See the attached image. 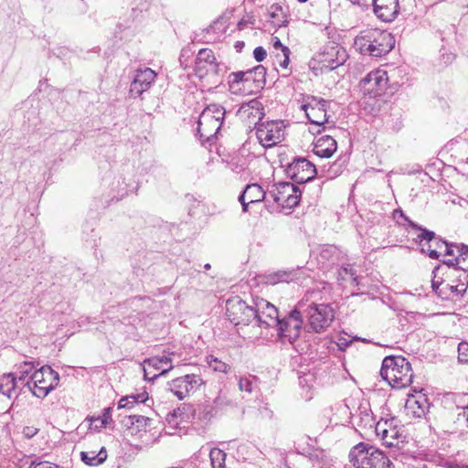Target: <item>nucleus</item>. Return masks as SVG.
Listing matches in <instances>:
<instances>
[{"mask_svg": "<svg viewBox=\"0 0 468 468\" xmlns=\"http://www.w3.org/2000/svg\"><path fill=\"white\" fill-rule=\"evenodd\" d=\"M395 46V38L391 33L378 28L362 30L355 37L354 48L362 55L382 57Z\"/></svg>", "mask_w": 468, "mask_h": 468, "instance_id": "nucleus-1", "label": "nucleus"}, {"mask_svg": "<svg viewBox=\"0 0 468 468\" xmlns=\"http://www.w3.org/2000/svg\"><path fill=\"white\" fill-rule=\"evenodd\" d=\"M380 376L393 388H403L412 382L410 363L401 356H386L382 361Z\"/></svg>", "mask_w": 468, "mask_h": 468, "instance_id": "nucleus-2", "label": "nucleus"}, {"mask_svg": "<svg viewBox=\"0 0 468 468\" xmlns=\"http://www.w3.org/2000/svg\"><path fill=\"white\" fill-rule=\"evenodd\" d=\"M349 458L356 468L392 467V463L382 451L365 443L356 445L350 451Z\"/></svg>", "mask_w": 468, "mask_h": 468, "instance_id": "nucleus-3", "label": "nucleus"}, {"mask_svg": "<svg viewBox=\"0 0 468 468\" xmlns=\"http://www.w3.org/2000/svg\"><path fill=\"white\" fill-rule=\"evenodd\" d=\"M374 429L382 444L388 448L401 449L406 443L404 427L397 417L381 418Z\"/></svg>", "mask_w": 468, "mask_h": 468, "instance_id": "nucleus-4", "label": "nucleus"}, {"mask_svg": "<svg viewBox=\"0 0 468 468\" xmlns=\"http://www.w3.org/2000/svg\"><path fill=\"white\" fill-rule=\"evenodd\" d=\"M303 318L308 322L309 331L322 333L325 331L332 324L335 318V312L329 304L314 303L302 307Z\"/></svg>", "mask_w": 468, "mask_h": 468, "instance_id": "nucleus-5", "label": "nucleus"}, {"mask_svg": "<svg viewBox=\"0 0 468 468\" xmlns=\"http://www.w3.org/2000/svg\"><path fill=\"white\" fill-rule=\"evenodd\" d=\"M285 120L282 119H259L255 124L256 136L259 143L265 148L281 143L285 135Z\"/></svg>", "mask_w": 468, "mask_h": 468, "instance_id": "nucleus-6", "label": "nucleus"}, {"mask_svg": "<svg viewBox=\"0 0 468 468\" xmlns=\"http://www.w3.org/2000/svg\"><path fill=\"white\" fill-rule=\"evenodd\" d=\"M292 106L294 111L303 112L305 117L311 115L330 117L331 114H335L334 108L337 107V104L334 101H325L319 97L301 94V98L294 100Z\"/></svg>", "mask_w": 468, "mask_h": 468, "instance_id": "nucleus-7", "label": "nucleus"}, {"mask_svg": "<svg viewBox=\"0 0 468 468\" xmlns=\"http://www.w3.org/2000/svg\"><path fill=\"white\" fill-rule=\"evenodd\" d=\"M58 373L47 365L31 375L30 381L27 382V386L36 397L45 398L58 385Z\"/></svg>", "mask_w": 468, "mask_h": 468, "instance_id": "nucleus-8", "label": "nucleus"}, {"mask_svg": "<svg viewBox=\"0 0 468 468\" xmlns=\"http://www.w3.org/2000/svg\"><path fill=\"white\" fill-rule=\"evenodd\" d=\"M302 307H304V303H298L289 315L280 319L279 324L275 326L278 328V335L282 343L292 344L300 336L303 319Z\"/></svg>", "mask_w": 468, "mask_h": 468, "instance_id": "nucleus-9", "label": "nucleus"}, {"mask_svg": "<svg viewBox=\"0 0 468 468\" xmlns=\"http://www.w3.org/2000/svg\"><path fill=\"white\" fill-rule=\"evenodd\" d=\"M226 315L235 325L252 324L256 317L253 303L248 304L239 296H234L227 300Z\"/></svg>", "mask_w": 468, "mask_h": 468, "instance_id": "nucleus-10", "label": "nucleus"}, {"mask_svg": "<svg viewBox=\"0 0 468 468\" xmlns=\"http://www.w3.org/2000/svg\"><path fill=\"white\" fill-rule=\"evenodd\" d=\"M256 317L252 322L254 326L275 327L279 324L278 309L268 301L261 298L253 301Z\"/></svg>", "mask_w": 468, "mask_h": 468, "instance_id": "nucleus-11", "label": "nucleus"}, {"mask_svg": "<svg viewBox=\"0 0 468 468\" xmlns=\"http://www.w3.org/2000/svg\"><path fill=\"white\" fill-rule=\"evenodd\" d=\"M410 227L420 231L417 238L420 239L421 252L428 253L431 259L438 260L441 255L438 250L445 248L447 241L436 237L433 231L423 229L414 222H410Z\"/></svg>", "mask_w": 468, "mask_h": 468, "instance_id": "nucleus-12", "label": "nucleus"}, {"mask_svg": "<svg viewBox=\"0 0 468 468\" xmlns=\"http://www.w3.org/2000/svg\"><path fill=\"white\" fill-rule=\"evenodd\" d=\"M204 384L200 376L196 374H187L180 378H176L168 383V389L178 399H184L190 393H194L200 386Z\"/></svg>", "mask_w": 468, "mask_h": 468, "instance_id": "nucleus-13", "label": "nucleus"}, {"mask_svg": "<svg viewBox=\"0 0 468 468\" xmlns=\"http://www.w3.org/2000/svg\"><path fill=\"white\" fill-rule=\"evenodd\" d=\"M226 69V66L218 63L214 52L209 48H202L196 58L195 71L198 78L202 79L209 73L219 74Z\"/></svg>", "mask_w": 468, "mask_h": 468, "instance_id": "nucleus-14", "label": "nucleus"}, {"mask_svg": "<svg viewBox=\"0 0 468 468\" xmlns=\"http://www.w3.org/2000/svg\"><path fill=\"white\" fill-rule=\"evenodd\" d=\"M388 74L385 70L376 69L370 71L360 82V90L365 95L377 97L388 87Z\"/></svg>", "mask_w": 468, "mask_h": 468, "instance_id": "nucleus-15", "label": "nucleus"}, {"mask_svg": "<svg viewBox=\"0 0 468 468\" xmlns=\"http://www.w3.org/2000/svg\"><path fill=\"white\" fill-rule=\"evenodd\" d=\"M287 175L297 184L314 178L317 171L314 164L303 157L295 158L286 168Z\"/></svg>", "mask_w": 468, "mask_h": 468, "instance_id": "nucleus-16", "label": "nucleus"}, {"mask_svg": "<svg viewBox=\"0 0 468 468\" xmlns=\"http://www.w3.org/2000/svg\"><path fill=\"white\" fill-rule=\"evenodd\" d=\"M346 50L336 44H330L324 47V50L319 54V61L323 68L335 69L343 65L347 59Z\"/></svg>", "mask_w": 468, "mask_h": 468, "instance_id": "nucleus-17", "label": "nucleus"}, {"mask_svg": "<svg viewBox=\"0 0 468 468\" xmlns=\"http://www.w3.org/2000/svg\"><path fill=\"white\" fill-rule=\"evenodd\" d=\"M144 368L145 378L154 379L165 375L173 368L172 359L169 356H153L144 360Z\"/></svg>", "mask_w": 468, "mask_h": 468, "instance_id": "nucleus-18", "label": "nucleus"}, {"mask_svg": "<svg viewBox=\"0 0 468 468\" xmlns=\"http://www.w3.org/2000/svg\"><path fill=\"white\" fill-rule=\"evenodd\" d=\"M155 77L156 73L150 68L137 69L130 86V95L133 98L141 96L151 87Z\"/></svg>", "mask_w": 468, "mask_h": 468, "instance_id": "nucleus-19", "label": "nucleus"}, {"mask_svg": "<svg viewBox=\"0 0 468 468\" xmlns=\"http://www.w3.org/2000/svg\"><path fill=\"white\" fill-rule=\"evenodd\" d=\"M224 119H198L197 134L202 144H212L217 138Z\"/></svg>", "mask_w": 468, "mask_h": 468, "instance_id": "nucleus-20", "label": "nucleus"}, {"mask_svg": "<svg viewBox=\"0 0 468 468\" xmlns=\"http://www.w3.org/2000/svg\"><path fill=\"white\" fill-rule=\"evenodd\" d=\"M350 420L359 429L374 428L376 424L367 401L360 402L355 412L350 411Z\"/></svg>", "mask_w": 468, "mask_h": 468, "instance_id": "nucleus-21", "label": "nucleus"}, {"mask_svg": "<svg viewBox=\"0 0 468 468\" xmlns=\"http://www.w3.org/2000/svg\"><path fill=\"white\" fill-rule=\"evenodd\" d=\"M376 16L385 22H390L399 14V0H373Z\"/></svg>", "mask_w": 468, "mask_h": 468, "instance_id": "nucleus-22", "label": "nucleus"}, {"mask_svg": "<svg viewBox=\"0 0 468 468\" xmlns=\"http://www.w3.org/2000/svg\"><path fill=\"white\" fill-rule=\"evenodd\" d=\"M430 408V402L425 394L417 392L410 395L405 403V409L408 414H411L415 418L425 416Z\"/></svg>", "mask_w": 468, "mask_h": 468, "instance_id": "nucleus-23", "label": "nucleus"}, {"mask_svg": "<svg viewBox=\"0 0 468 468\" xmlns=\"http://www.w3.org/2000/svg\"><path fill=\"white\" fill-rule=\"evenodd\" d=\"M265 195L266 193L260 185H248L239 197V200L242 205V210L246 212L248 211L250 204L261 202L264 199Z\"/></svg>", "mask_w": 468, "mask_h": 468, "instance_id": "nucleus-24", "label": "nucleus"}, {"mask_svg": "<svg viewBox=\"0 0 468 468\" xmlns=\"http://www.w3.org/2000/svg\"><path fill=\"white\" fill-rule=\"evenodd\" d=\"M337 149L336 141L331 135L319 138L314 144L313 152L315 155L323 158L331 157Z\"/></svg>", "mask_w": 468, "mask_h": 468, "instance_id": "nucleus-25", "label": "nucleus"}, {"mask_svg": "<svg viewBox=\"0 0 468 468\" xmlns=\"http://www.w3.org/2000/svg\"><path fill=\"white\" fill-rule=\"evenodd\" d=\"M248 83V75L245 74L244 70L232 72L228 76V85L232 94L239 95L244 93Z\"/></svg>", "mask_w": 468, "mask_h": 468, "instance_id": "nucleus-26", "label": "nucleus"}, {"mask_svg": "<svg viewBox=\"0 0 468 468\" xmlns=\"http://www.w3.org/2000/svg\"><path fill=\"white\" fill-rule=\"evenodd\" d=\"M295 192V186L290 182H281L273 186V189L270 191L275 203L282 206L286 199L289 198L291 193Z\"/></svg>", "mask_w": 468, "mask_h": 468, "instance_id": "nucleus-27", "label": "nucleus"}, {"mask_svg": "<svg viewBox=\"0 0 468 468\" xmlns=\"http://www.w3.org/2000/svg\"><path fill=\"white\" fill-rule=\"evenodd\" d=\"M300 279V270L278 271L267 276V282L276 284L279 282H290Z\"/></svg>", "mask_w": 468, "mask_h": 468, "instance_id": "nucleus-28", "label": "nucleus"}, {"mask_svg": "<svg viewBox=\"0 0 468 468\" xmlns=\"http://www.w3.org/2000/svg\"><path fill=\"white\" fill-rule=\"evenodd\" d=\"M238 113L245 117H264L265 115L262 104L258 100H252L249 103L242 105Z\"/></svg>", "mask_w": 468, "mask_h": 468, "instance_id": "nucleus-29", "label": "nucleus"}, {"mask_svg": "<svg viewBox=\"0 0 468 468\" xmlns=\"http://www.w3.org/2000/svg\"><path fill=\"white\" fill-rule=\"evenodd\" d=\"M81 461L88 465H99L107 459V452L102 447L98 452L96 451L82 452Z\"/></svg>", "mask_w": 468, "mask_h": 468, "instance_id": "nucleus-30", "label": "nucleus"}, {"mask_svg": "<svg viewBox=\"0 0 468 468\" xmlns=\"http://www.w3.org/2000/svg\"><path fill=\"white\" fill-rule=\"evenodd\" d=\"M17 384L18 381L16 380L15 374L10 373L4 375L0 379V392L10 399L15 392Z\"/></svg>", "mask_w": 468, "mask_h": 468, "instance_id": "nucleus-31", "label": "nucleus"}, {"mask_svg": "<svg viewBox=\"0 0 468 468\" xmlns=\"http://www.w3.org/2000/svg\"><path fill=\"white\" fill-rule=\"evenodd\" d=\"M248 76V82L256 83L257 86L265 84L266 69L262 65H258L253 69L244 70Z\"/></svg>", "mask_w": 468, "mask_h": 468, "instance_id": "nucleus-32", "label": "nucleus"}, {"mask_svg": "<svg viewBox=\"0 0 468 468\" xmlns=\"http://www.w3.org/2000/svg\"><path fill=\"white\" fill-rule=\"evenodd\" d=\"M215 408L209 404H200L193 410V418L199 420H209L214 416Z\"/></svg>", "mask_w": 468, "mask_h": 468, "instance_id": "nucleus-33", "label": "nucleus"}, {"mask_svg": "<svg viewBox=\"0 0 468 468\" xmlns=\"http://www.w3.org/2000/svg\"><path fill=\"white\" fill-rule=\"evenodd\" d=\"M467 245L461 244L457 245L455 243H449L445 245L444 251L446 256H452V258L459 257L463 259V261H465V255L467 253Z\"/></svg>", "mask_w": 468, "mask_h": 468, "instance_id": "nucleus-34", "label": "nucleus"}, {"mask_svg": "<svg viewBox=\"0 0 468 468\" xmlns=\"http://www.w3.org/2000/svg\"><path fill=\"white\" fill-rule=\"evenodd\" d=\"M270 17L272 18V22L277 27L284 26L287 23L286 15L283 12L282 7L278 4L271 5L269 10Z\"/></svg>", "mask_w": 468, "mask_h": 468, "instance_id": "nucleus-35", "label": "nucleus"}, {"mask_svg": "<svg viewBox=\"0 0 468 468\" xmlns=\"http://www.w3.org/2000/svg\"><path fill=\"white\" fill-rule=\"evenodd\" d=\"M152 420L142 415H131L124 420L125 426H136L138 431L150 426Z\"/></svg>", "mask_w": 468, "mask_h": 468, "instance_id": "nucleus-36", "label": "nucleus"}, {"mask_svg": "<svg viewBox=\"0 0 468 468\" xmlns=\"http://www.w3.org/2000/svg\"><path fill=\"white\" fill-rule=\"evenodd\" d=\"M226 110L218 103H210L207 105L199 117H225Z\"/></svg>", "mask_w": 468, "mask_h": 468, "instance_id": "nucleus-37", "label": "nucleus"}, {"mask_svg": "<svg viewBox=\"0 0 468 468\" xmlns=\"http://www.w3.org/2000/svg\"><path fill=\"white\" fill-rule=\"evenodd\" d=\"M308 120H309V122H307V124H309L308 131L310 133H312L314 135L320 134L322 133V131H324L326 128H329L335 124V122H330L329 119H324L322 122H317L313 119H308Z\"/></svg>", "mask_w": 468, "mask_h": 468, "instance_id": "nucleus-38", "label": "nucleus"}, {"mask_svg": "<svg viewBox=\"0 0 468 468\" xmlns=\"http://www.w3.org/2000/svg\"><path fill=\"white\" fill-rule=\"evenodd\" d=\"M209 458L213 468H226V453L222 450L218 448L211 449Z\"/></svg>", "mask_w": 468, "mask_h": 468, "instance_id": "nucleus-39", "label": "nucleus"}, {"mask_svg": "<svg viewBox=\"0 0 468 468\" xmlns=\"http://www.w3.org/2000/svg\"><path fill=\"white\" fill-rule=\"evenodd\" d=\"M34 369V365L32 362H24L21 364L17 369V371L15 374V377L16 378V380L20 382L22 385H27V377L31 374L32 370Z\"/></svg>", "mask_w": 468, "mask_h": 468, "instance_id": "nucleus-40", "label": "nucleus"}, {"mask_svg": "<svg viewBox=\"0 0 468 468\" xmlns=\"http://www.w3.org/2000/svg\"><path fill=\"white\" fill-rule=\"evenodd\" d=\"M257 388V378L255 376L239 377V388L240 391H245L250 394Z\"/></svg>", "mask_w": 468, "mask_h": 468, "instance_id": "nucleus-41", "label": "nucleus"}, {"mask_svg": "<svg viewBox=\"0 0 468 468\" xmlns=\"http://www.w3.org/2000/svg\"><path fill=\"white\" fill-rule=\"evenodd\" d=\"M207 363L215 372L227 374L230 369V366L229 364L219 360L218 357L212 355L207 356Z\"/></svg>", "mask_w": 468, "mask_h": 468, "instance_id": "nucleus-42", "label": "nucleus"}, {"mask_svg": "<svg viewBox=\"0 0 468 468\" xmlns=\"http://www.w3.org/2000/svg\"><path fill=\"white\" fill-rule=\"evenodd\" d=\"M186 407L177 408L176 410H174L173 411L169 412L166 416V422L167 424L172 428H178L180 425V422L184 420V410Z\"/></svg>", "mask_w": 468, "mask_h": 468, "instance_id": "nucleus-43", "label": "nucleus"}, {"mask_svg": "<svg viewBox=\"0 0 468 468\" xmlns=\"http://www.w3.org/2000/svg\"><path fill=\"white\" fill-rule=\"evenodd\" d=\"M312 461L305 455L295 454L288 463V468H311Z\"/></svg>", "mask_w": 468, "mask_h": 468, "instance_id": "nucleus-44", "label": "nucleus"}, {"mask_svg": "<svg viewBox=\"0 0 468 468\" xmlns=\"http://www.w3.org/2000/svg\"><path fill=\"white\" fill-rule=\"evenodd\" d=\"M111 420V408L104 409L101 416L91 417L90 419H89L90 425H92L96 421H100V425L95 424L96 431H100L101 429L105 428Z\"/></svg>", "mask_w": 468, "mask_h": 468, "instance_id": "nucleus-45", "label": "nucleus"}, {"mask_svg": "<svg viewBox=\"0 0 468 468\" xmlns=\"http://www.w3.org/2000/svg\"><path fill=\"white\" fill-rule=\"evenodd\" d=\"M314 382V377L312 373H302L299 375V386L303 391H308L313 388Z\"/></svg>", "mask_w": 468, "mask_h": 468, "instance_id": "nucleus-46", "label": "nucleus"}, {"mask_svg": "<svg viewBox=\"0 0 468 468\" xmlns=\"http://www.w3.org/2000/svg\"><path fill=\"white\" fill-rule=\"evenodd\" d=\"M290 55H291V50L289 48H282V54L277 53L276 58H277V61H278V64L280 65V67H282V69L288 68L289 63H290Z\"/></svg>", "mask_w": 468, "mask_h": 468, "instance_id": "nucleus-47", "label": "nucleus"}, {"mask_svg": "<svg viewBox=\"0 0 468 468\" xmlns=\"http://www.w3.org/2000/svg\"><path fill=\"white\" fill-rule=\"evenodd\" d=\"M301 197V192L299 191L298 187L295 186V192L291 193L288 199H286V202H283L282 207H295L299 202Z\"/></svg>", "mask_w": 468, "mask_h": 468, "instance_id": "nucleus-48", "label": "nucleus"}, {"mask_svg": "<svg viewBox=\"0 0 468 468\" xmlns=\"http://www.w3.org/2000/svg\"><path fill=\"white\" fill-rule=\"evenodd\" d=\"M458 360L461 363H468V343L461 342L458 346Z\"/></svg>", "mask_w": 468, "mask_h": 468, "instance_id": "nucleus-49", "label": "nucleus"}, {"mask_svg": "<svg viewBox=\"0 0 468 468\" xmlns=\"http://www.w3.org/2000/svg\"><path fill=\"white\" fill-rule=\"evenodd\" d=\"M117 183H118L117 194L120 197H123L127 196L130 192H132V191H133V189H135V186L128 185L127 183L124 182V180H122V182H120V180H118Z\"/></svg>", "mask_w": 468, "mask_h": 468, "instance_id": "nucleus-50", "label": "nucleus"}, {"mask_svg": "<svg viewBox=\"0 0 468 468\" xmlns=\"http://www.w3.org/2000/svg\"><path fill=\"white\" fill-rule=\"evenodd\" d=\"M135 405V400L133 399V395H129L123 397L120 399L118 403L119 409H132Z\"/></svg>", "mask_w": 468, "mask_h": 468, "instance_id": "nucleus-51", "label": "nucleus"}, {"mask_svg": "<svg viewBox=\"0 0 468 468\" xmlns=\"http://www.w3.org/2000/svg\"><path fill=\"white\" fill-rule=\"evenodd\" d=\"M253 56L258 62H261L266 58L267 52L262 47H257L253 51Z\"/></svg>", "mask_w": 468, "mask_h": 468, "instance_id": "nucleus-52", "label": "nucleus"}, {"mask_svg": "<svg viewBox=\"0 0 468 468\" xmlns=\"http://www.w3.org/2000/svg\"><path fill=\"white\" fill-rule=\"evenodd\" d=\"M229 401L223 396L219 395L213 400V406L215 409H221L225 405H229Z\"/></svg>", "mask_w": 468, "mask_h": 468, "instance_id": "nucleus-53", "label": "nucleus"}, {"mask_svg": "<svg viewBox=\"0 0 468 468\" xmlns=\"http://www.w3.org/2000/svg\"><path fill=\"white\" fill-rule=\"evenodd\" d=\"M462 261H463V259H460L459 257H455L452 259L444 260V261H442V262L449 267H452L456 270H460L461 267H459L458 265L461 263Z\"/></svg>", "mask_w": 468, "mask_h": 468, "instance_id": "nucleus-54", "label": "nucleus"}, {"mask_svg": "<svg viewBox=\"0 0 468 468\" xmlns=\"http://www.w3.org/2000/svg\"><path fill=\"white\" fill-rule=\"evenodd\" d=\"M441 59L445 65L452 64L455 59V54L452 52H443L441 55Z\"/></svg>", "mask_w": 468, "mask_h": 468, "instance_id": "nucleus-55", "label": "nucleus"}, {"mask_svg": "<svg viewBox=\"0 0 468 468\" xmlns=\"http://www.w3.org/2000/svg\"><path fill=\"white\" fill-rule=\"evenodd\" d=\"M38 431L39 430L36 427L26 426L23 429V434L25 435V437L30 439V438H33L38 432Z\"/></svg>", "mask_w": 468, "mask_h": 468, "instance_id": "nucleus-56", "label": "nucleus"}, {"mask_svg": "<svg viewBox=\"0 0 468 468\" xmlns=\"http://www.w3.org/2000/svg\"><path fill=\"white\" fill-rule=\"evenodd\" d=\"M31 466H34L33 468H58L57 464H53L49 462H39L37 463L33 462Z\"/></svg>", "mask_w": 468, "mask_h": 468, "instance_id": "nucleus-57", "label": "nucleus"}, {"mask_svg": "<svg viewBox=\"0 0 468 468\" xmlns=\"http://www.w3.org/2000/svg\"><path fill=\"white\" fill-rule=\"evenodd\" d=\"M460 271H462V273L458 276V279L462 285L468 287V271L463 267L460 268Z\"/></svg>", "mask_w": 468, "mask_h": 468, "instance_id": "nucleus-58", "label": "nucleus"}, {"mask_svg": "<svg viewBox=\"0 0 468 468\" xmlns=\"http://www.w3.org/2000/svg\"><path fill=\"white\" fill-rule=\"evenodd\" d=\"M148 395L146 392H142L136 395H133V399L135 400V404L144 403L147 400Z\"/></svg>", "mask_w": 468, "mask_h": 468, "instance_id": "nucleus-59", "label": "nucleus"}, {"mask_svg": "<svg viewBox=\"0 0 468 468\" xmlns=\"http://www.w3.org/2000/svg\"><path fill=\"white\" fill-rule=\"evenodd\" d=\"M458 420L460 421L465 422L467 428H468V406L463 409V410L459 413Z\"/></svg>", "mask_w": 468, "mask_h": 468, "instance_id": "nucleus-60", "label": "nucleus"}, {"mask_svg": "<svg viewBox=\"0 0 468 468\" xmlns=\"http://www.w3.org/2000/svg\"><path fill=\"white\" fill-rule=\"evenodd\" d=\"M397 216H399L400 218H404V219H405V221H407V222H408L409 226H410V222H412V221H411V220H410V219L405 216V214L403 213V211H402V210H400V209H396V210L394 211V218H397Z\"/></svg>", "mask_w": 468, "mask_h": 468, "instance_id": "nucleus-61", "label": "nucleus"}, {"mask_svg": "<svg viewBox=\"0 0 468 468\" xmlns=\"http://www.w3.org/2000/svg\"><path fill=\"white\" fill-rule=\"evenodd\" d=\"M273 48L276 49V50H279L281 49V52H282V48H287L286 46H283L281 42V40L278 38V37H275L273 39Z\"/></svg>", "mask_w": 468, "mask_h": 468, "instance_id": "nucleus-62", "label": "nucleus"}, {"mask_svg": "<svg viewBox=\"0 0 468 468\" xmlns=\"http://www.w3.org/2000/svg\"><path fill=\"white\" fill-rule=\"evenodd\" d=\"M402 127V122L399 120V119H396V122L393 125V131L394 132H399Z\"/></svg>", "mask_w": 468, "mask_h": 468, "instance_id": "nucleus-63", "label": "nucleus"}, {"mask_svg": "<svg viewBox=\"0 0 468 468\" xmlns=\"http://www.w3.org/2000/svg\"><path fill=\"white\" fill-rule=\"evenodd\" d=\"M342 271L345 272L346 274L349 273L351 276L355 275V272H353L352 267L349 265H347L346 267H343Z\"/></svg>", "mask_w": 468, "mask_h": 468, "instance_id": "nucleus-64", "label": "nucleus"}]
</instances>
